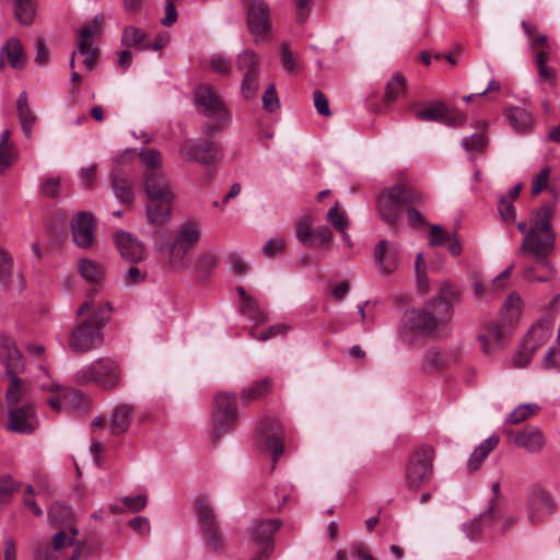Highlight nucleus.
I'll use <instances>...</instances> for the list:
<instances>
[{
  "mask_svg": "<svg viewBox=\"0 0 560 560\" xmlns=\"http://www.w3.org/2000/svg\"><path fill=\"white\" fill-rule=\"evenodd\" d=\"M552 209L544 206L533 214L529 232H526L520 247V254L536 266L523 268V276L528 281L547 282L553 276L549 257L555 248V233L550 223Z\"/></svg>",
  "mask_w": 560,
  "mask_h": 560,
  "instance_id": "f257e3e1",
  "label": "nucleus"
},
{
  "mask_svg": "<svg viewBox=\"0 0 560 560\" xmlns=\"http://www.w3.org/2000/svg\"><path fill=\"white\" fill-rule=\"evenodd\" d=\"M458 290L451 284L441 287L439 294L424 306L404 313V330L419 337H430L441 326L447 325L454 315V304L459 300Z\"/></svg>",
  "mask_w": 560,
  "mask_h": 560,
  "instance_id": "f03ea898",
  "label": "nucleus"
},
{
  "mask_svg": "<svg viewBox=\"0 0 560 560\" xmlns=\"http://www.w3.org/2000/svg\"><path fill=\"white\" fill-rule=\"evenodd\" d=\"M423 196L405 185H395L383 190L377 198V211L381 219L392 229L400 222L404 207L421 203Z\"/></svg>",
  "mask_w": 560,
  "mask_h": 560,
  "instance_id": "7ed1b4c3",
  "label": "nucleus"
},
{
  "mask_svg": "<svg viewBox=\"0 0 560 560\" xmlns=\"http://www.w3.org/2000/svg\"><path fill=\"white\" fill-rule=\"evenodd\" d=\"M120 380V370L118 364L107 358L94 360L79 369L74 374V381L78 385L95 384L104 389L116 387Z\"/></svg>",
  "mask_w": 560,
  "mask_h": 560,
  "instance_id": "20e7f679",
  "label": "nucleus"
},
{
  "mask_svg": "<svg viewBox=\"0 0 560 560\" xmlns=\"http://www.w3.org/2000/svg\"><path fill=\"white\" fill-rule=\"evenodd\" d=\"M434 456V448L430 445H422L410 455L405 470L407 488L417 490L431 480Z\"/></svg>",
  "mask_w": 560,
  "mask_h": 560,
  "instance_id": "39448f33",
  "label": "nucleus"
},
{
  "mask_svg": "<svg viewBox=\"0 0 560 560\" xmlns=\"http://www.w3.org/2000/svg\"><path fill=\"white\" fill-rule=\"evenodd\" d=\"M79 530L70 527V535L63 530L57 532L51 546L44 551L37 549V560H80L84 549V542L77 540Z\"/></svg>",
  "mask_w": 560,
  "mask_h": 560,
  "instance_id": "423d86ee",
  "label": "nucleus"
},
{
  "mask_svg": "<svg viewBox=\"0 0 560 560\" xmlns=\"http://www.w3.org/2000/svg\"><path fill=\"white\" fill-rule=\"evenodd\" d=\"M238 417L234 394L219 393L214 397L212 409L211 438L219 440L223 434L234 429Z\"/></svg>",
  "mask_w": 560,
  "mask_h": 560,
  "instance_id": "0eeeda50",
  "label": "nucleus"
},
{
  "mask_svg": "<svg viewBox=\"0 0 560 560\" xmlns=\"http://www.w3.org/2000/svg\"><path fill=\"white\" fill-rule=\"evenodd\" d=\"M194 98L198 112L218 124H228L231 115L221 96L210 84H200L194 91Z\"/></svg>",
  "mask_w": 560,
  "mask_h": 560,
  "instance_id": "6e6552de",
  "label": "nucleus"
},
{
  "mask_svg": "<svg viewBox=\"0 0 560 560\" xmlns=\"http://www.w3.org/2000/svg\"><path fill=\"white\" fill-rule=\"evenodd\" d=\"M237 69L244 71L242 81V94L249 100L256 96L259 89V59L258 56L249 50L242 51L236 61Z\"/></svg>",
  "mask_w": 560,
  "mask_h": 560,
  "instance_id": "1a4fd4ad",
  "label": "nucleus"
},
{
  "mask_svg": "<svg viewBox=\"0 0 560 560\" xmlns=\"http://www.w3.org/2000/svg\"><path fill=\"white\" fill-rule=\"evenodd\" d=\"M257 432L264 447L272 454L275 465L284 451L279 421L275 418H264L257 425Z\"/></svg>",
  "mask_w": 560,
  "mask_h": 560,
  "instance_id": "9d476101",
  "label": "nucleus"
},
{
  "mask_svg": "<svg viewBox=\"0 0 560 560\" xmlns=\"http://www.w3.org/2000/svg\"><path fill=\"white\" fill-rule=\"evenodd\" d=\"M416 116L420 120L439 121L451 127L462 126L466 122L464 114H452L451 109L440 101L428 103L417 109Z\"/></svg>",
  "mask_w": 560,
  "mask_h": 560,
  "instance_id": "9b49d317",
  "label": "nucleus"
},
{
  "mask_svg": "<svg viewBox=\"0 0 560 560\" xmlns=\"http://www.w3.org/2000/svg\"><path fill=\"white\" fill-rule=\"evenodd\" d=\"M101 342V330L86 320H82L69 338V346L77 353L88 352L96 348Z\"/></svg>",
  "mask_w": 560,
  "mask_h": 560,
  "instance_id": "f8f14e48",
  "label": "nucleus"
},
{
  "mask_svg": "<svg viewBox=\"0 0 560 560\" xmlns=\"http://www.w3.org/2000/svg\"><path fill=\"white\" fill-rule=\"evenodd\" d=\"M555 510L551 495L542 488H534L528 498L527 516L532 524L542 522Z\"/></svg>",
  "mask_w": 560,
  "mask_h": 560,
  "instance_id": "ddd939ff",
  "label": "nucleus"
},
{
  "mask_svg": "<svg viewBox=\"0 0 560 560\" xmlns=\"http://www.w3.org/2000/svg\"><path fill=\"white\" fill-rule=\"evenodd\" d=\"M0 364L5 370L7 375L20 374L25 369V360L14 341L5 336H0Z\"/></svg>",
  "mask_w": 560,
  "mask_h": 560,
  "instance_id": "4468645a",
  "label": "nucleus"
},
{
  "mask_svg": "<svg viewBox=\"0 0 560 560\" xmlns=\"http://www.w3.org/2000/svg\"><path fill=\"white\" fill-rule=\"evenodd\" d=\"M247 26L249 32L258 37L268 34L271 30L269 7L261 0H254L247 12Z\"/></svg>",
  "mask_w": 560,
  "mask_h": 560,
  "instance_id": "2eb2a0df",
  "label": "nucleus"
},
{
  "mask_svg": "<svg viewBox=\"0 0 560 560\" xmlns=\"http://www.w3.org/2000/svg\"><path fill=\"white\" fill-rule=\"evenodd\" d=\"M373 257L378 271L383 275H389L398 267L399 250L395 244L383 240L376 244Z\"/></svg>",
  "mask_w": 560,
  "mask_h": 560,
  "instance_id": "dca6fc26",
  "label": "nucleus"
},
{
  "mask_svg": "<svg viewBox=\"0 0 560 560\" xmlns=\"http://www.w3.org/2000/svg\"><path fill=\"white\" fill-rule=\"evenodd\" d=\"M214 143L211 140H187L180 147V152L188 160L205 165L214 163Z\"/></svg>",
  "mask_w": 560,
  "mask_h": 560,
  "instance_id": "f3484780",
  "label": "nucleus"
},
{
  "mask_svg": "<svg viewBox=\"0 0 560 560\" xmlns=\"http://www.w3.org/2000/svg\"><path fill=\"white\" fill-rule=\"evenodd\" d=\"M74 243L81 248H88L94 240V219L85 211L79 212L71 222Z\"/></svg>",
  "mask_w": 560,
  "mask_h": 560,
  "instance_id": "a211bd4d",
  "label": "nucleus"
},
{
  "mask_svg": "<svg viewBox=\"0 0 560 560\" xmlns=\"http://www.w3.org/2000/svg\"><path fill=\"white\" fill-rule=\"evenodd\" d=\"M143 186L148 198H175L168 178L161 171H148Z\"/></svg>",
  "mask_w": 560,
  "mask_h": 560,
  "instance_id": "6ab92c4d",
  "label": "nucleus"
},
{
  "mask_svg": "<svg viewBox=\"0 0 560 560\" xmlns=\"http://www.w3.org/2000/svg\"><path fill=\"white\" fill-rule=\"evenodd\" d=\"M173 201L174 198H148L145 206L148 223L161 228L171 221Z\"/></svg>",
  "mask_w": 560,
  "mask_h": 560,
  "instance_id": "aec40b11",
  "label": "nucleus"
},
{
  "mask_svg": "<svg viewBox=\"0 0 560 560\" xmlns=\"http://www.w3.org/2000/svg\"><path fill=\"white\" fill-rule=\"evenodd\" d=\"M37 387L43 393H47L45 402L54 410L59 411L61 408L60 399L65 395L62 389L49 375L48 369L44 365H37Z\"/></svg>",
  "mask_w": 560,
  "mask_h": 560,
  "instance_id": "412c9836",
  "label": "nucleus"
},
{
  "mask_svg": "<svg viewBox=\"0 0 560 560\" xmlns=\"http://www.w3.org/2000/svg\"><path fill=\"white\" fill-rule=\"evenodd\" d=\"M115 243L120 255L129 262L137 264L144 258V245L130 233L117 232L115 234Z\"/></svg>",
  "mask_w": 560,
  "mask_h": 560,
  "instance_id": "4be33fe9",
  "label": "nucleus"
},
{
  "mask_svg": "<svg viewBox=\"0 0 560 560\" xmlns=\"http://www.w3.org/2000/svg\"><path fill=\"white\" fill-rule=\"evenodd\" d=\"M34 407L31 404L23 406L9 407V424L10 431L20 434H30L33 432Z\"/></svg>",
  "mask_w": 560,
  "mask_h": 560,
  "instance_id": "5701e85b",
  "label": "nucleus"
},
{
  "mask_svg": "<svg viewBox=\"0 0 560 560\" xmlns=\"http://www.w3.org/2000/svg\"><path fill=\"white\" fill-rule=\"evenodd\" d=\"M553 329L555 322L550 317H544L532 326L523 343L526 349L536 351L551 338Z\"/></svg>",
  "mask_w": 560,
  "mask_h": 560,
  "instance_id": "b1692460",
  "label": "nucleus"
},
{
  "mask_svg": "<svg viewBox=\"0 0 560 560\" xmlns=\"http://www.w3.org/2000/svg\"><path fill=\"white\" fill-rule=\"evenodd\" d=\"M95 28L91 25H84L80 30V40L78 51L84 56L83 65L92 70L98 58V48L94 46Z\"/></svg>",
  "mask_w": 560,
  "mask_h": 560,
  "instance_id": "393cba45",
  "label": "nucleus"
},
{
  "mask_svg": "<svg viewBox=\"0 0 560 560\" xmlns=\"http://www.w3.org/2000/svg\"><path fill=\"white\" fill-rule=\"evenodd\" d=\"M200 237L201 229L199 222L188 220L178 225L172 243L190 252L198 244Z\"/></svg>",
  "mask_w": 560,
  "mask_h": 560,
  "instance_id": "a878e982",
  "label": "nucleus"
},
{
  "mask_svg": "<svg viewBox=\"0 0 560 560\" xmlns=\"http://www.w3.org/2000/svg\"><path fill=\"white\" fill-rule=\"evenodd\" d=\"M456 360L454 353L431 347L427 349L420 361L422 372L440 371Z\"/></svg>",
  "mask_w": 560,
  "mask_h": 560,
  "instance_id": "bb28decb",
  "label": "nucleus"
},
{
  "mask_svg": "<svg viewBox=\"0 0 560 560\" xmlns=\"http://www.w3.org/2000/svg\"><path fill=\"white\" fill-rule=\"evenodd\" d=\"M281 526V521L278 518L261 521H254L250 527L248 528V533L254 542L259 545H273V534Z\"/></svg>",
  "mask_w": 560,
  "mask_h": 560,
  "instance_id": "cd10ccee",
  "label": "nucleus"
},
{
  "mask_svg": "<svg viewBox=\"0 0 560 560\" xmlns=\"http://www.w3.org/2000/svg\"><path fill=\"white\" fill-rule=\"evenodd\" d=\"M16 115L21 125V129L25 137L32 138L35 116L33 113L30 95L22 91L15 102Z\"/></svg>",
  "mask_w": 560,
  "mask_h": 560,
  "instance_id": "c85d7f7f",
  "label": "nucleus"
},
{
  "mask_svg": "<svg viewBox=\"0 0 560 560\" xmlns=\"http://www.w3.org/2000/svg\"><path fill=\"white\" fill-rule=\"evenodd\" d=\"M195 511L197 513L200 530L220 526L215 510L208 497L200 494L196 498Z\"/></svg>",
  "mask_w": 560,
  "mask_h": 560,
  "instance_id": "c756f323",
  "label": "nucleus"
},
{
  "mask_svg": "<svg viewBox=\"0 0 560 560\" xmlns=\"http://www.w3.org/2000/svg\"><path fill=\"white\" fill-rule=\"evenodd\" d=\"M479 341L481 343L482 352L486 355H490L494 352L495 349H499L503 346L505 339V330L498 323H491L488 326L487 334H482L479 336Z\"/></svg>",
  "mask_w": 560,
  "mask_h": 560,
  "instance_id": "7c9ffc66",
  "label": "nucleus"
},
{
  "mask_svg": "<svg viewBox=\"0 0 560 560\" xmlns=\"http://www.w3.org/2000/svg\"><path fill=\"white\" fill-rule=\"evenodd\" d=\"M499 441L500 439L498 435H491L483 440L471 453L467 462V469L470 472L477 471L489 454L497 447Z\"/></svg>",
  "mask_w": 560,
  "mask_h": 560,
  "instance_id": "2f4dec72",
  "label": "nucleus"
},
{
  "mask_svg": "<svg viewBox=\"0 0 560 560\" xmlns=\"http://www.w3.org/2000/svg\"><path fill=\"white\" fill-rule=\"evenodd\" d=\"M514 442L529 453H538L545 444V438L540 430L527 428L516 435Z\"/></svg>",
  "mask_w": 560,
  "mask_h": 560,
  "instance_id": "473e14b6",
  "label": "nucleus"
},
{
  "mask_svg": "<svg viewBox=\"0 0 560 560\" xmlns=\"http://www.w3.org/2000/svg\"><path fill=\"white\" fill-rule=\"evenodd\" d=\"M133 408L130 405L117 406L110 417V430L113 435L125 433L131 422Z\"/></svg>",
  "mask_w": 560,
  "mask_h": 560,
  "instance_id": "72a5a7b5",
  "label": "nucleus"
},
{
  "mask_svg": "<svg viewBox=\"0 0 560 560\" xmlns=\"http://www.w3.org/2000/svg\"><path fill=\"white\" fill-rule=\"evenodd\" d=\"M78 270L82 278L92 283H98L104 277L103 266L89 258L79 259Z\"/></svg>",
  "mask_w": 560,
  "mask_h": 560,
  "instance_id": "f704fd0d",
  "label": "nucleus"
},
{
  "mask_svg": "<svg viewBox=\"0 0 560 560\" xmlns=\"http://www.w3.org/2000/svg\"><path fill=\"white\" fill-rule=\"evenodd\" d=\"M147 33L136 26L125 27L121 35V44L128 48L135 47L139 50L149 49V45L145 44Z\"/></svg>",
  "mask_w": 560,
  "mask_h": 560,
  "instance_id": "c9c22d12",
  "label": "nucleus"
},
{
  "mask_svg": "<svg viewBox=\"0 0 560 560\" xmlns=\"http://www.w3.org/2000/svg\"><path fill=\"white\" fill-rule=\"evenodd\" d=\"M9 380V386L5 392V400L9 407L15 406L20 402L26 394V386L24 382L19 377V374L7 375Z\"/></svg>",
  "mask_w": 560,
  "mask_h": 560,
  "instance_id": "e433bc0d",
  "label": "nucleus"
},
{
  "mask_svg": "<svg viewBox=\"0 0 560 560\" xmlns=\"http://www.w3.org/2000/svg\"><path fill=\"white\" fill-rule=\"evenodd\" d=\"M14 16L22 25H32L35 20V0H14Z\"/></svg>",
  "mask_w": 560,
  "mask_h": 560,
  "instance_id": "4c0bfd02",
  "label": "nucleus"
},
{
  "mask_svg": "<svg viewBox=\"0 0 560 560\" xmlns=\"http://www.w3.org/2000/svg\"><path fill=\"white\" fill-rule=\"evenodd\" d=\"M112 187L116 198L121 202L130 203L133 200V190L126 177L116 174L113 175Z\"/></svg>",
  "mask_w": 560,
  "mask_h": 560,
  "instance_id": "58836bf2",
  "label": "nucleus"
},
{
  "mask_svg": "<svg viewBox=\"0 0 560 560\" xmlns=\"http://www.w3.org/2000/svg\"><path fill=\"white\" fill-rule=\"evenodd\" d=\"M270 386L271 385L269 378H264L253 386L244 388L241 393L242 401L244 404H248L252 400H257L265 397L269 393Z\"/></svg>",
  "mask_w": 560,
  "mask_h": 560,
  "instance_id": "ea45409f",
  "label": "nucleus"
},
{
  "mask_svg": "<svg viewBox=\"0 0 560 560\" xmlns=\"http://www.w3.org/2000/svg\"><path fill=\"white\" fill-rule=\"evenodd\" d=\"M521 298L516 294H511L501 311V316L504 323L512 325L516 322L521 314Z\"/></svg>",
  "mask_w": 560,
  "mask_h": 560,
  "instance_id": "a19ab883",
  "label": "nucleus"
},
{
  "mask_svg": "<svg viewBox=\"0 0 560 560\" xmlns=\"http://www.w3.org/2000/svg\"><path fill=\"white\" fill-rule=\"evenodd\" d=\"M506 117L511 126L516 130H525L532 124L530 114L521 107H511L506 110Z\"/></svg>",
  "mask_w": 560,
  "mask_h": 560,
  "instance_id": "79ce46f5",
  "label": "nucleus"
},
{
  "mask_svg": "<svg viewBox=\"0 0 560 560\" xmlns=\"http://www.w3.org/2000/svg\"><path fill=\"white\" fill-rule=\"evenodd\" d=\"M241 313L256 325L267 320V314L259 308L258 302L253 299H247L246 302H241Z\"/></svg>",
  "mask_w": 560,
  "mask_h": 560,
  "instance_id": "37998d69",
  "label": "nucleus"
},
{
  "mask_svg": "<svg viewBox=\"0 0 560 560\" xmlns=\"http://www.w3.org/2000/svg\"><path fill=\"white\" fill-rule=\"evenodd\" d=\"M189 250L182 248L175 244L170 245L168 249V264L170 267L175 271H183L188 267V255Z\"/></svg>",
  "mask_w": 560,
  "mask_h": 560,
  "instance_id": "c03bdc74",
  "label": "nucleus"
},
{
  "mask_svg": "<svg viewBox=\"0 0 560 560\" xmlns=\"http://www.w3.org/2000/svg\"><path fill=\"white\" fill-rule=\"evenodd\" d=\"M539 410L537 404H522L517 406L506 418V422L511 424H517L536 415Z\"/></svg>",
  "mask_w": 560,
  "mask_h": 560,
  "instance_id": "a18cd8bd",
  "label": "nucleus"
},
{
  "mask_svg": "<svg viewBox=\"0 0 560 560\" xmlns=\"http://www.w3.org/2000/svg\"><path fill=\"white\" fill-rule=\"evenodd\" d=\"M206 547L212 552H220L224 548V538L220 526L201 530Z\"/></svg>",
  "mask_w": 560,
  "mask_h": 560,
  "instance_id": "49530a36",
  "label": "nucleus"
},
{
  "mask_svg": "<svg viewBox=\"0 0 560 560\" xmlns=\"http://www.w3.org/2000/svg\"><path fill=\"white\" fill-rule=\"evenodd\" d=\"M521 26L528 38L529 47L532 50H536L538 47L547 46L550 44L548 36L544 33H538L535 25L523 21Z\"/></svg>",
  "mask_w": 560,
  "mask_h": 560,
  "instance_id": "de8ad7c7",
  "label": "nucleus"
},
{
  "mask_svg": "<svg viewBox=\"0 0 560 560\" xmlns=\"http://www.w3.org/2000/svg\"><path fill=\"white\" fill-rule=\"evenodd\" d=\"M405 84L406 78L400 73H395L386 85L385 102L389 104L396 101L399 94L404 91Z\"/></svg>",
  "mask_w": 560,
  "mask_h": 560,
  "instance_id": "09e8293b",
  "label": "nucleus"
},
{
  "mask_svg": "<svg viewBox=\"0 0 560 560\" xmlns=\"http://www.w3.org/2000/svg\"><path fill=\"white\" fill-rule=\"evenodd\" d=\"M505 512L503 502H489L487 511L480 514L485 525L493 527L498 524Z\"/></svg>",
  "mask_w": 560,
  "mask_h": 560,
  "instance_id": "8fccbe9b",
  "label": "nucleus"
},
{
  "mask_svg": "<svg viewBox=\"0 0 560 560\" xmlns=\"http://www.w3.org/2000/svg\"><path fill=\"white\" fill-rule=\"evenodd\" d=\"M295 228L299 242L306 246H314L312 221L307 217H304L296 222Z\"/></svg>",
  "mask_w": 560,
  "mask_h": 560,
  "instance_id": "3c124183",
  "label": "nucleus"
},
{
  "mask_svg": "<svg viewBox=\"0 0 560 560\" xmlns=\"http://www.w3.org/2000/svg\"><path fill=\"white\" fill-rule=\"evenodd\" d=\"M460 144L468 153L482 152L488 145V140L483 133H475L471 137H464Z\"/></svg>",
  "mask_w": 560,
  "mask_h": 560,
  "instance_id": "603ef678",
  "label": "nucleus"
},
{
  "mask_svg": "<svg viewBox=\"0 0 560 560\" xmlns=\"http://www.w3.org/2000/svg\"><path fill=\"white\" fill-rule=\"evenodd\" d=\"M18 490L19 485L9 475L0 476V508L8 504Z\"/></svg>",
  "mask_w": 560,
  "mask_h": 560,
  "instance_id": "864d4df0",
  "label": "nucleus"
},
{
  "mask_svg": "<svg viewBox=\"0 0 560 560\" xmlns=\"http://www.w3.org/2000/svg\"><path fill=\"white\" fill-rule=\"evenodd\" d=\"M217 257L212 254H200L195 262V269L202 277H207L217 266Z\"/></svg>",
  "mask_w": 560,
  "mask_h": 560,
  "instance_id": "5fc2aeb1",
  "label": "nucleus"
},
{
  "mask_svg": "<svg viewBox=\"0 0 560 560\" xmlns=\"http://www.w3.org/2000/svg\"><path fill=\"white\" fill-rule=\"evenodd\" d=\"M110 305L108 303L100 304L91 314L90 318L86 322H91L93 326L97 327V329H102L108 318L110 313Z\"/></svg>",
  "mask_w": 560,
  "mask_h": 560,
  "instance_id": "6e6d98bb",
  "label": "nucleus"
},
{
  "mask_svg": "<svg viewBox=\"0 0 560 560\" xmlns=\"http://www.w3.org/2000/svg\"><path fill=\"white\" fill-rule=\"evenodd\" d=\"M289 331V326L285 324H277L262 330L259 335H256L254 329L250 330V336L259 341H267L277 336H285Z\"/></svg>",
  "mask_w": 560,
  "mask_h": 560,
  "instance_id": "4d7b16f0",
  "label": "nucleus"
},
{
  "mask_svg": "<svg viewBox=\"0 0 560 560\" xmlns=\"http://www.w3.org/2000/svg\"><path fill=\"white\" fill-rule=\"evenodd\" d=\"M140 161L149 171H160L162 165L161 153L155 149L142 150L139 153Z\"/></svg>",
  "mask_w": 560,
  "mask_h": 560,
  "instance_id": "13d9d810",
  "label": "nucleus"
},
{
  "mask_svg": "<svg viewBox=\"0 0 560 560\" xmlns=\"http://www.w3.org/2000/svg\"><path fill=\"white\" fill-rule=\"evenodd\" d=\"M485 527H489L488 525H485L483 520H481V516L474 518L469 523H465L463 525V529L467 536L468 539L471 541H478L481 537L482 529Z\"/></svg>",
  "mask_w": 560,
  "mask_h": 560,
  "instance_id": "bf43d9fd",
  "label": "nucleus"
},
{
  "mask_svg": "<svg viewBox=\"0 0 560 560\" xmlns=\"http://www.w3.org/2000/svg\"><path fill=\"white\" fill-rule=\"evenodd\" d=\"M262 107L268 113H273L280 106V101L276 91V86L271 83L262 95Z\"/></svg>",
  "mask_w": 560,
  "mask_h": 560,
  "instance_id": "052dcab7",
  "label": "nucleus"
},
{
  "mask_svg": "<svg viewBox=\"0 0 560 560\" xmlns=\"http://www.w3.org/2000/svg\"><path fill=\"white\" fill-rule=\"evenodd\" d=\"M15 161L12 144H0V174H3Z\"/></svg>",
  "mask_w": 560,
  "mask_h": 560,
  "instance_id": "680f3d73",
  "label": "nucleus"
},
{
  "mask_svg": "<svg viewBox=\"0 0 560 560\" xmlns=\"http://www.w3.org/2000/svg\"><path fill=\"white\" fill-rule=\"evenodd\" d=\"M11 276V260L8 254L0 249V285L8 289Z\"/></svg>",
  "mask_w": 560,
  "mask_h": 560,
  "instance_id": "e2e57ef3",
  "label": "nucleus"
},
{
  "mask_svg": "<svg viewBox=\"0 0 560 560\" xmlns=\"http://www.w3.org/2000/svg\"><path fill=\"white\" fill-rule=\"evenodd\" d=\"M327 219L337 231H343L348 225L346 217L339 211L338 203L329 209Z\"/></svg>",
  "mask_w": 560,
  "mask_h": 560,
  "instance_id": "0e129e2a",
  "label": "nucleus"
},
{
  "mask_svg": "<svg viewBox=\"0 0 560 560\" xmlns=\"http://www.w3.org/2000/svg\"><path fill=\"white\" fill-rule=\"evenodd\" d=\"M60 178L50 177L40 185V192L45 197L56 198L60 195Z\"/></svg>",
  "mask_w": 560,
  "mask_h": 560,
  "instance_id": "69168bd1",
  "label": "nucleus"
},
{
  "mask_svg": "<svg viewBox=\"0 0 560 560\" xmlns=\"http://www.w3.org/2000/svg\"><path fill=\"white\" fill-rule=\"evenodd\" d=\"M450 240L448 233L440 225H430L429 242L432 246H441Z\"/></svg>",
  "mask_w": 560,
  "mask_h": 560,
  "instance_id": "338daca9",
  "label": "nucleus"
},
{
  "mask_svg": "<svg viewBox=\"0 0 560 560\" xmlns=\"http://www.w3.org/2000/svg\"><path fill=\"white\" fill-rule=\"evenodd\" d=\"M499 212L505 222H513L515 220V211L512 201L508 197L502 196L499 199Z\"/></svg>",
  "mask_w": 560,
  "mask_h": 560,
  "instance_id": "774afa93",
  "label": "nucleus"
}]
</instances>
